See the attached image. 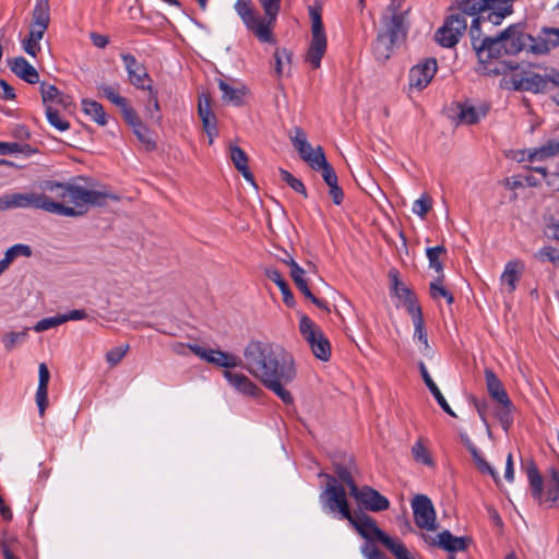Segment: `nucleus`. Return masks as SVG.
<instances>
[{
	"label": "nucleus",
	"mask_w": 559,
	"mask_h": 559,
	"mask_svg": "<svg viewBox=\"0 0 559 559\" xmlns=\"http://www.w3.org/2000/svg\"><path fill=\"white\" fill-rule=\"evenodd\" d=\"M243 368L285 404L294 399L285 385L296 377L293 356L282 346L251 341L243 349Z\"/></svg>",
	"instance_id": "nucleus-1"
},
{
	"label": "nucleus",
	"mask_w": 559,
	"mask_h": 559,
	"mask_svg": "<svg viewBox=\"0 0 559 559\" xmlns=\"http://www.w3.org/2000/svg\"><path fill=\"white\" fill-rule=\"evenodd\" d=\"M384 29L378 33L373 44V56L379 62H385L390 59L394 48L401 44L407 33L405 14L393 11L391 15L382 17Z\"/></svg>",
	"instance_id": "nucleus-2"
},
{
	"label": "nucleus",
	"mask_w": 559,
	"mask_h": 559,
	"mask_svg": "<svg viewBox=\"0 0 559 559\" xmlns=\"http://www.w3.org/2000/svg\"><path fill=\"white\" fill-rule=\"evenodd\" d=\"M348 522L362 538L368 542H380L396 559H412L407 547L402 542L390 537L381 531L370 515L364 512L355 513Z\"/></svg>",
	"instance_id": "nucleus-3"
},
{
	"label": "nucleus",
	"mask_w": 559,
	"mask_h": 559,
	"mask_svg": "<svg viewBox=\"0 0 559 559\" xmlns=\"http://www.w3.org/2000/svg\"><path fill=\"white\" fill-rule=\"evenodd\" d=\"M483 17H474L469 27V36L473 49L476 52L478 61L483 64L490 63L492 59H498L504 55V43L502 32L497 36H484L480 33V20Z\"/></svg>",
	"instance_id": "nucleus-4"
},
{
	"label": "nucleus",
	"mask_w": 559,
	"mask_h": 559,
	"mask_svg": "<svg viewBox=\"0 0 559 559\" xmlns=\"http://www.w3.org/2000/svg\"><path fill=\"white\" fill-rule=\"evenodd\" d=\"M319 476L328 479L325 488L319 496L322 508L330 513H340L342 519L352 520L353 513L349 510L345 488L337 483L335 476L325 473H320Z\"/></svg>",
	"instance_id": "nucleus-5"
},
{
	"label": "nucleus",
	"mask_w": 559,
	"mask_h": 559,
	"mask_svg": "<svg viewBox=\"0 0 559 559\" xmlns=\"http://www.w3.org/2000/svg\"><path fill=\"white\" fill-rule=\"evenodd\" d=\"M234 9L246 27L252 32L259 38V40L263 43L273 41V24L266 20L265 14L263 17L258 14L251 0H237Z\"/></svg>",
	"instance_id": "nucleus-6"
},
{
	"label": "nucleus",
	"mask_w": 559,
	"mask_h": 559,
	"mask_svg": "<svg viewBox=\"0 0 559 559\" xmlns=\"http://www.w3.org/2000/svg\"><path fill=\"white\" fill-rule=\"evenodd\" d=\"M309 14L311 19V41L305 61L313 69H318L326 51V36L322 23L321 9L311 7Z\"/></svg>",
	"instance_id": "nucleus-7"
},
{
	"label": "nucleus",
	"mask_w": 559,
	"mask_h": 559,
	"mask_svg": "<svg viewBox=\"0 0 559 559\" xmlns=\"http://www.w3.org/2000/svg\"><path fill=\"white\" fill-rule=\"evenodd\" d=\"M510 84L515 91L546 92L550 86H559V72L551 69L544 75L534 72H527L523 75L513 74Z\"/></svg>",
	"instance_id": "nucleus-8"
},
{
	"label": "nucleus",
	"mask_w": 559,
	"mask_h": 559,
	"mask_svg": "<svg viewBox=\"0 0 559 559\" xmlns=\"http://www.w3.org/2000/svg\"><path fill=\"white\" fill-rule=\"evenodd\" d=\"M467 28V21L463 13L454 11L435 33L436 41L447 48L454 47Z\"/></svg>",
	"instance_id": "nucleus-9"
},
{
	"label": "nucleus",
	"mask_w": 559,
	"mask_h": 559,
	"mask_svg": "<svg viewBox=\"0 0 559 559\" xmlns=\"http://www.w3.org/2000/svg\"><path fill=\"white\" fill-rule=\"evenodd\" d=\"M504 43V55H516L522 50L531 52L534 37L524 32L522 23L512 24L502 31Z\"/></svg>",
	"instance_id": "nucleus-10"
},
{
	"label": "nucleus",
	"mask_w": 559,
	"mask_h": 559,
	"mask_svg": "<svg viewBox=\"0 0 559 559\" xmlns=\"http://www.w3.org/2000/svg\"><path fill=\"white\" fill-rule=\"evenodd\" d=\"M67 191L69 194V201L79 209H82L86 205L103 206L106 204L107 199H117L115 195L109 193L87 189L80 185L70 183V188Z\"/></svg>",
	"instance_id": "nucleus-11"
},
{
	"label": "nucleus",
	"mask_w": 559,
	"mask_h": 559,
	"mask_svg": "<svg viewBox=\"0 0 559 559\" xmlns=\"http://www.w3.org/2000/svg\"><path fill=\"white\" fill-rule=\"evenodd\" d=\"M45 200V193H7L0 197V212L29 207L43 210Z\"/></svg>",
	"instance_id": "nucleus-12"
},
{
	"label": "nucleus",
	"mask_w": 559,
	"mask_h": 559,
	"mask_svg": "<svg viewBox=\"0 0 559 559\" xmlns=\"http://www.w3.org/2000/svg\"><path fill=\"white\" fill-rule=\"evenodd\" d=\"M352 497L367 511L381 512L390 508V501L370 486H353Z\"/></svg>",
	"instance_id": "nucleus-13"
},
{
	"label": "nucleus",
	"mask_w": 559,
	"mask_h": 559,
	"mask_svg": "<svg viewBox=\"0 0 559 559\" xmlns=\"http://www.w3.org/2000/svg\"><path fill=\"white\" fill-rule=\"evenodd\" d=\"M415 524L419 528L437 531L436 511L431 500L425 495H416L412 500Z\"/></svg>",
	"instance_id": "nucleus-14"
},
{
	"label": "nucleus",
	"mask_w": 559,
	"mask_h": 559,
	"mask_svg": "<svg viewBox=\"0 0 559 559\" xmlns=\"http://www.w3.org/2000/svg\"><path fill=\"white\" fill-rule=\"evenodd\" d=\"M189 349L209 364L223 367L226 370L235 367L243 368V360L221 349H205L198 344H190Z\"/></svg>",
	"instance_id": "nucleus-15"
},
{
	"label": "nucleus",
	"mask_w": 559,
	"mask_h": 559,
	"mask_svg": "<svg viewBox=\"0 0 559 559\" xmlns=\"http://www.w3.org/2000/svg\"><path fill=\"white\" fill-rule=\"evenodd\" d=\"M290 141L293 146L298 152L300 158L306 162L311 168L325 156L323 148L317 146L313 148L307 140L306 133L298 127L294 128L290 132Z\"/></svg>",
	"instance_id": "nucleus-16"
},
{
	"label": "nucleus",
	"mask_w": 559,
	"mask_h": 559,
	"mask_svg": "<svg viewBox=\"0 0 559 559\" xmlns=\"http://www.w3.org/2000/svg\"><path fill=\"white\" fill-rule=\"evenodd\" d=\"M437 72V61L428 58L424 62L414 66L409 71V87L423 90L425 88Z\"/></svg>",
	"instance_id": "nucleus-17"
},
{
	"label": "nucleus",
	"mask_w": 559,
	"mask_h": 559,
	"mask_svg": "<svg viewBox=\"0 0 559 559\" xmlns=\"http://www.w3.org/2000/svg\"><path fill=\"white\" fill-rule=\"evenodd\" d=\"M121 59L124 62L130 83L136 88L147 90V84H151L152 80L145 67L130 53H122Z\"/></svg>",
	"instance_id": "nucleus-18"
},
{
	"label": "nucleus",
	"mask_w": 559,
	"mask_h": 559,
	"mask_svg": "<svg viewBox=\"0 0 559 559\" xmlns=\"http://www.w3.org/2000/svg\"><path fill=\"white\" fill-rule=\"evenodd\" d=\"M556 47H559V28L544 27L540 34L534 37L531 53L545 55Z\"/></svg>",
	"instance_id": "nucleus-19"
},
{
	"label": "nucleus",
	"mask_w": 559,
	"mask_h": 559,
	"mask_svg": "<svg viewBox=\"0 0 559 559\" xmlns=\"http://www.w3.org/2000/svg\"><path fill=\"white\" fill-rule=\"evenodd\" d=\"M8 66L16 76L28 84H36L39 82V74L37 70L24 57H15L8 60Z\"/></svg>",
	"instance_id": "nucleus-20"
},
{
	"label": "nucleus",
	"mask_w": 559,
	"mask_h": 559,
	"mask_svg": "<svg viewBox=\"0 0 559 559\" xmlns=\"http://www.w3.org/2000/svg\"><path fill=\"white\" fill-rule=\"evenodd\" d=\"M488 394L498 404H510V397L493 370L487 368L484 371Z\"/></svg>",
	"instance_id": "nucleus-21"
},
{
	"label": "nucleus",
	"mask_w": 559,
	"mask_h": 559,
	"mask_svg": "<svg viewBox=\"0 0 559 559\" xmlns=\"http://www.w3.org/2000/svg\"><path fill=\"white\" fill-rule=\"evenodd\" d=\"M490 5L486 9L487 15H480V24L489 22L492 25H500L503 19L512 13V4L503 0H489Z\"/></svg>",
	"instance_id": "nucleus-22"
},
{
	"label": "nucleus",
	"mask_w": 559,
	"mask_h": 559,
	"mask_svg": "<svg viewBox=\"0 0 559 559\" xmlns=\"http://www.w3.org/2000/svg\"><path fill=\"white\" fill-rule=\"evenodd\" d=\"M39 379L38 388L36 391V403L40 417L44 416L45 411L48 406V383L50 379V372L46 364L41 362L38 368Z\"/></svg>",
	"instance_id": "nucleus-23"
},
{
	"label": "nucleus",
	"mask_w": 559,
	"mask_h": 559,
	"mask_svg": "<svg viewBox=\"0 0 559 559\" xmlns=\"http://www.w3.org/2000/svg\"><path fill=\"white\" fill-rule=\"evenodd\" d=\"M224 377L240 393L247 395H257L261 390L254 384L246 374L240 372H233L230 370L224 371Z\"/></svg>",
	"instance_id": "nucleus-24"
},
{
	"label": "nucleus",
	"mask_w": 559,
	"mask_h": 559,
	"mask_svg": "<svg viewBox=\"0 0 559 559\" xmlns=\"http://www.w3.org/2000/svg\"><path fill=\"white\" fill-rule=\"evenodd\" d=\"M469 537H456L453 536L449 531H443L438 534V542H433V545L449 551H464L471 544Z\"/></svg>",
	"instance_id": "nucleus-25"
},
{
	"label": "nucleus",
	"mask_w": 559,
	"mask_h": 559,
	"mask_svg": "<svg viewBox=\"0 0 559 559\" xmlns=\"http://www.w3.org/2000/svg\"><path fill=\"white\" fill-rule=\"evenodd\" d=\"M418 368H419L420 376H421L425 384L428 386L430 393L433 395V397L436 399V401L438 402L440 407L450 416L456 417V414L453 412V409L448 404L447 400L444 399L441 391L439 390V388L437 386V384L430 377V374L423 361L418 362Z\"/></svg>",
	"instance_id": "nucleus-26"
},
{
	"label": "nucleus",
	"mask_w": 559,
	"mask_h": 559,
	"mask_svg": "<svg viewBox=\"0 0 559 559\" xmlns=\"http://www.w3.org/2000/svg\"><path fill=\"white\" fill-rule=\"evenodd\" d=\"M40 94L45 106L49 103H56L67 109L71 106V97L59 91L55 85L43 82L40 84Z\"/></svg>",
	"instance_id": "nucleus-27"
},
{
	"label": "nucleus",
	"mask_w": 559,
	"mask_h": 559,
	"mask_svg": "<svg viewBox=\"0 0 559 559\" xmlns=\"http://www.w3.org/2000/svg\"><path fill=\"white\" fill-rule=\"evenodd\" d=\"M50 21V7L48 0H37L33 13L29 28L46 31Z\"/></svg>",
	"instance_id": "nucleus-28"
},
{
	"label": "nucleus",
	"mask_w": 559,
	"mask_h": 559,
	"mask_svg": "<svg viewBox=\"0 0 559 559\" xmlns=\"http://www.w3.org/2000/svg\"><path fill=\"white\" fill-rule=\"evenodd\" d=\"M265 276L272 281L274 284L277 285L278 289L281 290L283 295V301L287 307H294L295 306V298L294 295L287 284V282L283 278L282 274L278 270L267 267L264 270Z\"/></svg>",
	"instance_id": "nucleus-29"
},
{
	"label": "nucleus",
	"mask_w": 559,
	"mask_h": 559,
	"mask_svg": "<svg viewBox=\"0 0 559 559\" xmlns=\"http://www.w3.org/2000/svg\"><path fill=\"white\" fill-rule=\"evenodd\" d=\"M490 5L489 0H462L459 3L457 12L463 13V16H475L483 15L486 9Z\"/></svg>",
	"instance_id": "nucleus-30"
},
{
	"label": "nucleus",
	"mask_w": 559,
	"mask_h": 559,
	"mask_svg": "<svg viewBox=\"0 0 559 559\" xmlns=\"http://www.w3.org/2000/svg\"><path fill=\"white\" fill-rule=\"evenodd\" d=\"M299 331L310 348L318 341L319 335L323 334L320 328L307 316L300 318Z\"/></svg>",
	"instance_id": "nucleus-31"
},
{
	"label": "nucleus",
	"mask_w": 559,
	"mask_h": 559,
	"mask_svg": "<svg viewBox=\"0 0 559 559\" xmlns=\"http://www.w3.org/2000/svg\"><path fill=\"white\" fill-rule=\"evenodd\" d=\"M519 265L520 263L518 261L508 262L500 277L501 285L507 286L509 294H512L516 289V283L520 278Z\"/></svg>",
	"instance_id": "nucleus-32"
},
{
	"label": "nucleus",
	"mask_w": 559,
	"mask_h": 559,
	"mask_svg": "<svg viewBox=\"0 0 559 559\" xmlns=\"http://www.w3.org/2000/svg\"><path fill=\"white\" fill-rule=\"evenodd\" d=\"M83 111L91 116L92 119L99 126L107 124V115L102 104L96 100L84 98L82 99Z\"/></svg>",
	"instance_id": "nucleus-33"
},
{
	"label": "nucleus",
	"mask_w": 559,
	"mask_h": 559,
	"mask_svg": "<svg viewBox=\"0 0 559 559\" xmlns=\"http://www.w3.org/2000/svg\"><path fill=\"white\" fill-rule=\"evenodd\" d=\"M78 207L66 206L62 203L53 201L51 198L46 195L44 201L43 210L48 213H53L62 216L74 217L85 213V210H76Z\"/></svg>",
	"instance_id": "nucleus-34"
},
{
	"label": "nucleus",
	"mask_w": 559,
	"mask_h": 559,
	"mask_svg": "<svg viewBox=\"0 0 559 559\" xmlns=\"http://www.w3.org/2000/svg\"><path fill=\"white\" fill-rule=\"evenodd\" d=\"M559 155V136L548 140L540 147L530 154L531 160H542Z\"/></svg>",
	"instance_id": "nucleus-35"
},
{
	"label": "nucleus",
	"mask_w": 559,
	"mask_h": 559,
	"mask_svg": "<svg viewBox=\"0 0 559 559\" xmlns=\"http://www.w3.org/2000/svg\"><path fill=\"white\" fill-rule=\"evenodd\" d=\"M46 31L37 29V28H29L28 37L22 40V46L24 51L32 56L36 57L37 53L40 51V45L39 41L43 38Z\"/></svg>",
	"instance_id": "nucleus-36"
},
{
	"label": "nucleus",
	"mask_w": 559,
	"mask_h": 559,
	"mask_svg": "<svg viewBox=\"0 0 559 559\" xmlns=\"http://www.w3.org/2000/svg\"><path fill=\"white\" fill-rule=\"evenodd\" d=\"M218 87L223 93V100L227 103H231L235 106H239L242 103V97L245 95V88H235L230 86L224 80H218Z\"/></svg>",
	"instance_id": "nucleus-37"
},
{
	"label": "nucleus",
	"mask_w": 559,
	"mask_h": 559,
	"mask_svg": "<svg viewBox=\"0 0 559 559\" xmlns=\"http://www.w3.org/2000/svg\"><path fill=\"white\" fill-rule=\"evenodd\" d=\"M297 286V288L301 292V294L311 300L313 305H316L318 308L325 310L326 312H330V308L328 307L326 302L317 298L310 290L307 281L305 280V274H300L296 277L292 278Z\"/></svg>",
	"instance_id": "nucleus-38"
},
{
	"label": "nucleus",
	"mask_w": 559,
	"mask_h": 559,
	"mask_svg": "<svg viewBox=\"0 0 559 559\" xmlns=\"http://www.w3.org/2000/svg\"><path fill=\"white\" fill-rule=\"evenodd\" d=\"M444 274L438 275L429 285L430 297L435 300L443 297L451 305L454 301L453 295L443 286Z\"/></svg>",
	"instance_id": "nucleus-39"
},
{
	"label": "nucleus",
	"mask_w": 559,
	"mask_h": 559,
	"mask_svg": "<svg viewBox=\"0 0 559 559\" xmlns=\"http://www.w3.org/2000/svg\"><path fill=\"white\" fill-rule=\"evenodd\" d=\"M445 254L447 250L443 246H436L426 249V255L429 261V267L433 269L438 273V275L443 274V263L441 257Z\"/></svg>",
	"instance_id": "nucleus-40"
},
{
	"label": "nucleus",
	"mask_w": 559,
	"mask_h": 559,
	"mask_svg": "<svg viewBox=\"0 0 559 559\" xmlns=\"http://www.w3.org/2000/svg\"><path fill=\"white\" fill-rule=\"evenodd\" d=\"M389 277L391 280V289L399 299L403 301L412 298L413 292L400 281L397 271L391 270Z\"/></svg>",
	"instance_id": "nucleus-41"
},
{
	"label": "nucleus",
	"mask_w": 559,
	"mask_h": 559,
	"mask_svg": "<svg viewBox=\"0 0 559 559\" xmlns=\"http://www.w3.org/2000/svg\"><path fill=\"white\" fill-rule=\"evenodd\" d=\"M457 109H459V111H457L456 116H457L459 121L462 123L473 124V123H476L480 118V115L475 109V107L472 105L457 104ZM481 116H485V111L481 112Z\"/></svg>",
	"instance_id": "nucleus-42"
},
{
	"label": "nucleus",
	"mask_w": 559,
	"mask_h": 559,
	"mask_svg": "<svg viewBox=\"0 0 559 559\" xmlns=\"http://www.w3.org/2000/svg\"><path fill=\"white\" fill-rule=\"evenodd\" d=\"M526 473H527L530 485L533 490V496L535 498H540V495L543 491V477L539 474L538 468L535 465V463L531 462L527 465Z\"/></svg>",
	"instance_id": "nucleus-43"
},
{
	"label": "nucleus",
	"mask_w": 559,
	"mask_h": 559,
	"mask_svg": "<svg viewBox=\"0 0 559 559\" xmlns=\"http://www.w3.org/2000/svg\"><path fill=\"white\" fill-rule=\"evenodd\" d=\"M70 188V183H63L52 180H45L39 183V189L43 191H47L50 193H55L58 199H67L69 197L68 189Z\"/></svg>",
	"instance_id": "nucleus-44"
},
{
	"label": "nucleus",
	"mask_w": 559,
	"mask_h": 559,
	"mask_svg": "<svg viewBox=\"0 0 559 559\" xmlns=\"http://www.w3.org/2000/svg\"><path fill=\"white\" fill-rule=\"evenodd\" d=\"M28 328L21 332H9L2 336V344L7 352L13 350L19 344L26 341L28 336Z\"/></svg>",
	"instance_id": "nucleus-45"
},
{
	"label": "nucleus",
	"mask_w": 559,
	"mask_h": 559,
	"mask_svg": "<svg viewBox=\"0 0 559 559\" xmlns=\"http://www.w3.org/2000/svg\"><path fill=\"white\" fill-rule=\"evenodd\" d=\"M312 169L321 171L322 178L329 187L337 183V175L334 168L328 163L325 156L321 158L318 164L312 165Z\"/></svg>",
	"instance_id": "nucleus-46"
},
{
	"label": "nucleus",
	"mask_w": 559,
	"mask_h": 559,
	"mask_svg": "<svg viewBox=\"0 0 559 559\" xmlns=\"http://www.w3.org/2000/svg\"><path fill=\"white\" fill-rule=\"evenodd\" d=\"M310 349L318 359L322 361H328L330 359L331 345L324 334L319 335L318 341L312 344Z\"/></svg>",
	"instance_id": "nucleus-47"
},
{
	"label": "nucleus",
	"mask_w": 559,
	"mask_h": 559,
	"mask_svg": "<svg viewBox=\"0 0 559 559\" xmlns=\"http://www.w3.org/2000/svg\"><path fill=\"white\" fill-rule=\"evenodd\" d=\"M414 328H415L414 338L417 340L423 345V347L420 348V352L423 353V355L425 357L431 359L433 357V350L430 347L429 342H428L427 332L425 331V323L420 324V322H419Z\"/></svg>",
	"instance_id": "nucleus-48"
},
{
	"label": "nucleus",
	"mask_w": 559,
	"mask_h": 559,
	"mask_svg": "<svg viewBox=\"0 0 559 559\" xmlns=\"http://www.w3.org/2000/svg\"><path fill=\"white\" fill-rule=\"evenodd\" d=\"M32 255V248L28 245L16 243L10 247L5 252L3 259L7 260L10 264L19 258L25 257L29 258Z\"/></svg>",
	"instance_id": "nucleus-49"
},
{
	"label": "nucleus",
	"mask_w": 559,
	"mask_h": 559,
	"mask_svg": "<svg viewBox=\"0 0 559 559\" xmlns=\"http://www.w3.org/2000/svg\"><path fill=\"white\" fill-rule=\"evenodd\" d=\"M266 15V20L274 25L281 9V0H258Z\"/></svg>",
	"instance_id": "nucleus-50"
},
{
	"label": "nucleus",
	"mask_w": 559,
	"mask_h": 559,
	"mask_svg": "<svg viewBox=\"0 0 559 559\" xmlns=\"http://www.w3.org/2000/svg\"><path fill=\"white\" fill-rule=\"evenodd\" d=\"M513 407L514 406H513V403L511 400H510V404H508V405L499 404V406L497 407L496 416L498 417V419L504 430H508V428L510 427V425L513 421V417H512Z\"/></svg>",
	"instance_id": "nucleus-51"
},
{
	"label": "nucleus",
	"mask_w": 559,
	"mask_h": 559,
	"mask_svg": "<svg viewBox=\"0 0 559 559\" xmlns=\"http://www.w3.org/2000/svg\"><path fill=\"white\" fill-rule=\"evenodd\" d=\"M133 132L138 140L145 145V148L147 151H153L156 147L155 141L152 138V133L150 129L144 124H140V127H136L133 129Z\"/></svg>",
	"instance_id": "nucleus-52"
},
{
	"label": "nucleus",
	"mask_w": 559,
	"mask_h": 559,
	"mask_svg": "<svg viewBox=\"0 0 559 559\" xmlns=\"http://www.w3.org/2000/svg\"><path fill=\"white\" fill-rule=\"evenodd\" d=\"M147 91H148V99H147V112L150 115V118L159 122L162 119L160 115H155L156 112H159V104L157 99V92L152 88V84H147Z\"/></svg>",
	"instance_id": "nucleus-53"
},
{
	"label": "nucleus",
	"mask_w": 559,
	"mask_h": 559,
	"mask_svg": "<svg viewBox=\"0 0 559 559\" xmlns=\"http://www.w3.org/2000/svg\"><path fill=\"white\" fill-rule=\"evenodd\" d=\"M412 454L416 462L431 466L433 464L432 459L423 444L421 440H418L412 448Z\"/></svg>",
	"instance_id": "nucleus-54"
},
{
	"label": "nucleus",
	"mask_w": 559,
	"mask_h": 559,
	"mask_svg": "<svg viewBox=\"0 0 559 559\" xmlns=\"http://www.w3.org/2000/svg\"><path fill=\"white\" fill-rule=\"evenodd\" d=\"M403 302L406 306L408 313L413 318L414 326L417 325L419 322H420V324H424L425 321L423 318L421 308L417 304V299H416L415 295H413L412 298H409V299L407 298V299L403 300Z\"/></svg>",
	"instance_id": "nucleus-55"
},
{
	"label": "nucleus",
	"mask_w": 559,
	"mask_h": 559,
	"mask_svg": "<svg viewBox=\"0 0 559 559\" xmlns=\"http://www.w3.org/2000/svg\"><path fill=\"white\" fill-rule=\"evenodd\" d=\"M46 116L51 126L60 131H66L69 129L70 124L66 120L61 119L57 109H55L51 105L46 106Z\"/></svg>",
	"instance_id": "nucleus-56"
},
{
	"label": "nucleus",
	"mask_w": 559,
	"mask_h": 559,
	"mask_svg": "<svg viewBox=\"0 0 559 559\" xmlns=\"http://www.w3.org/2000/svg\"><path fill=\"white\" fill-rule=\"evenodd\" d=\"M281 179L285 181L293 190L298 193H301L305 198H307V190L301 180L295 178L289 171L285 169H280Z\"/></svg>",
	"instance_id": "nucleus-57"
},
{
	"label": "nucleus",
	"mask_w": 559,
	"mask_h": 559,
	"mask_svg": "<svg viewBox=\"0 0 559 559\" xmlns=\"http://www.w3.org/2000/svg\"><path fill=\"white\" fill-rule=\"evenodd\" d=\"M119 108L123 119L132 129L143 123L136 111L129 105L128 100L124 103V106H120Z\"/></svg>",
	"instance_id": "nucleus-58"
},
{
	"label": "nucleus",
	"mask_w": 559,
	"mask_h": 559,
	"mask_svg": "<svg viewBox=\"0 0 559 559\" xmlns=\"http://www.w3.org/2000/svg\"><path fill=\"white\" fill-rule=\"evenodd\" d=\"M275 67L274 71L277 76L283 74V66L285 62L290 63L292 61V52L287 49H276L274 52Z\"/></svg>",
	"instance_id": "nucleus-59"
},
{
	"label": "nucleus",
	"mask_w": 559,
	"mask_h": 559,
	"mask_svg": "<svg viewBox=\"0 0 559 559\" xmlns=\"http://www.w3.org/2000/svg\"><path fill=\"white\" fill-rule=\"evenodd\" d=\"M518 68H519V63H516V62L501 61V62H498L497 64H495L493 67H491L490 64L488 67H485V70L487 71L488 74L500 75V74H506L510 71L516 70Z\"/></svg>",
	"instance_id": "nucleus-60"
},
{
	"label": "nucleus",
	"mask_w": 559,
	"mask_h": 559,
	"mask_svg": "<svg viewBox=\"0 0 559 559\" xmlns=\"http://www.w3.org/2000/svg\"><path fill=\"white\" fill-rule=\"evenodd\" d=\"M547 496L552 503L559 504V472L556 469L551 472V479L548 484Z\"/></svg>",
	"instance_id": "nucleus-61"
},
{
	"label": "nucleus",
	"mask_w": 559,
	"mask_h": 559,
	"mask_svg": "<svg viewBox=\"0 0 559 559\" xmlns=\"http://www.w3.org/2000/svg\"><path fill=\"white\" fill-rule=\"evenodd\" d=\"M229 148L230 159L233 160V164L236 167V169H239L241 167L243 168L245 166L248 165V156L242 148L234 144H231Z\"/></svg>",
	"instance_id": "nucleus-62"
},
{
	"label": "nucleus",
	"mask_w": 559,
	"mask_h": 559,
	"mask_svg": "<svg viewBox=\"0 0 559 559\" xmlns=\"http://www.w3.org/2000/svg\"><path fill=\"white\" fill-rule=\"evenodd\" d=\"M98 90L102 92L104 97H106L109 102L115 104L117 107L124 106L127 98L117 94L115 92L114 87L106 85V84H102L98 86Z\"/></svg>",
	"instance_id": "nucleus-63"
},
{
	"label": "nucleus",
	"mask_w": 559,
	"mask_h": 559,
	"mask_svg": "<svg viewBox=\"0 0 559 559\" xmlns=\"http://www.w3.org/2000/svg\"><path fill=\"white\" fill-rule=\"evenodd\" d=\"M361 554L365 559H388V557L376 546L366 543L361 546Z\"/></svg>",
	"instance_id": "nucleus-64"
}]
</instances>
